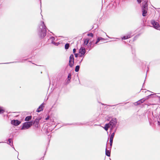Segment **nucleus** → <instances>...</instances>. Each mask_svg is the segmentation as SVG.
I'll list each match as a JSON object with an SVG mask.
<instances>
[{
	"label": "nucleus",
	"mask_w": 160,
	"mask_h": 160,
	"mask_svg": "<svg viewBox=\"0 0 160 160\" xmlns=\"http://www.w3.org/2000/svg\"><path fill=\"white\" fill-rule=\"evenodd\" d=\"M47 28L43 21H41L38 28V35L40 38L42 39L46 36Z\"/></svg>",
	"instance_id": "nucleus-1"
},
{
	"label": "nucleus",
	"mask_w": 160,
	"mask_h": 160,
	"mask_svg": "<svg viewBox=\"0 0 160 160\" xmlns=\"http://www.w3.org/2000/svg\"><path fill=\"white\" fill-rule=\"evenodd\" d=\"M137 1L139 4L141 3L142 1L143 2L142 7V15L143 17L146 16L148 10V0H137Z\"/></svg>",
	"instance_id": "nucleus-2"
},
{
	"label": "nucleus",
	"mask_w": 160,
	"mask_h": 160,
	"mask_svg": "<svg viewBox=\"0 0 160 160\" xmlns=\"http://www.w3.org/2000/svg\"><path fill=\"white\" fill-rule=\"evenodd\" d=\"M33 125V121L26 122L23 123L22 127L21 128L22 130L27 129L30 128Z\"/></svg>",
	"instance_id": "nucleus-3"
},
{
	"label": "nucleus",
	"mask_w": 160,
	"mask_h": 160,
	"mask_svg": "<svg viewBox=\"0 0 160 160\" xmlns=\"http://www.w3.org/2000/svg\"><path fill=\"white\" fill-rule=\"evenodd\" d=\"M151 23L154 28L160 30V26L158 22L152 20L151 21Z\"/></svg>",
	"instance_id": "nucleus-4"
},
{
	"label": "nucleus",
	"mask_w": 160,
	"mask_h": 160,
	"mask_svg": "<svg viewBox=\"0 0 160 160\" xmlns=\"http://www.w3.org/2000/svg\"><path fill=\"white\" fill-rule=\"evenodd\" d=\"M74 63V56L72 54L70 55L69 57V65L70 67L72 68Z\"/></svg>",
	"instance_id": "nucleus-5"
},
{
	"label": "nucleus",
	"mask_w": 160,
	"mask_h": 160,
	"mask_svg": "<svg viewBox=\"0 0 160 160\" xmlns=\"http://www.w3.org/2000/svg\"><path fill=\"white\" fill-rule=\"evenodd\" d=\"M117 122V119L116 118H112L108 123L109 124L110 127V126L116 127Z\"/></svg>",
	"instance_id": "nucleus-6"
},
{
	"label": "nucleus",
	"mask_w": 160,
	"mask_h": 160,
	"mask_svg": "<svg viewBox=\"0 0 160 160\" xmlns=\"http://www.w3.org/2000/svg\"><path fill=\"white\" fill-rule=\"evenodd\" d=\"M41 118V117H38L35 119L33 122V124H34L36 128H38V125Z\"/></svg>",
	"instance_id": "nucleus-7"
},
{
	"label": "nucleus",
	"mask_w": 160,
	"mask_h": 160,
	"mask_svg": "<svg viewBox=\"0 0 160 160\" xmlns=\"http://www.w3.org/2000/svg\"><path fill=\"white\" fill-rule=\"evenodd\" d=\"M11 123L14 126H17L21 123V122L18 120H13L11 121Z\"/></svg>",
	"instance_id": "nucleus-8"
},
{
	"label": "nucleus",
	"mask_w": 160,
	"mask_h": 160,
	"mask_svg": "<svg viewBox=\"0 0 160 160\" xmlns=\"http://www.w3.org/2000/svg\"><path fill=\"white\" fill-rule=\"evenodd\" d=\"M115 135V134L114 133V132H112L110 137V149H111L112 145V143H113V138L114 137Z\"/></svg>",
	"instance_id": "nucleus-9"
},
{
	"label": "nucleus",
	"mask_w": 160,
	"mask_h": 160,
	"mask_svg": "<svg viewBox=\"0 0 160 160\" xmlns=\"http://www.w3.org/2000/svg\"><path fill=\"white\" fill-rule=\"evenodd\" d=\"M132 35L131 32H129L126 35H125L122 38V39L125 40L130 38Z\"/></svg>",
	"instance_id": "nucleus-10"
},
{
	"label": "nucleus",
	"mask_w": 160,
	"mask_h": 160,
	"mask_svg": "<svg viewBox=\"0 0 160 160\" xmlns=\"http://www.w3.org/2000/svg\"><path fill=\"white\" fill-rule=\"evenodd\" d=\"M86 52V51L85 48L82 47H81L79 50V53H82L85 54Z\"/></svg>",
	"instance_id": "nucleus-11"
},
{
	"label": "nucleus",
	"mask_w": 160,
	"mask_h": 160,
	"mask_svg": "<svg viewBox=\"0 0 160 160\" xmlns=\"http://www.w3.org/2000/svg\"><path fill=\"white\" fill-rule=\"evenodd\" d=\"M44 107L43 103L36 110L37 112H39L43 110V108Z\"/></svg>",
	"instance_id": "nucleus-12"
},
{
	"label": "nucleus",
	"mask_w": 160,
	"mask_h": 160,
	"mask_svg": "<svg viewBox=\"0 0 160 160\" xmlns=\"http://www.w3.org/2000/svg\"><path fill=\"white\" fill-rule=\"evenodd\" d=\"M8 142H9L8 144H10L12 147L15 150V149L14 147V146L12 144V138H9L8 140Z\"/></svg>",
	"instance_id": "nucleus-13"
},
{
	"label": "nucleus",
	"mask_w": 160,
	"mask_h": 160,
	"mask_svg": "<svg viewBox=\"0 0 160 160\" xmlns=\"http://www.w3.org/2000/svg\"><path fill=\"white\" fill-rule=\"evenodd\" d=\"M105 154L108 157H110V150H108L107 148H106L105 150Z\"/></svg>",
	"instance_id": "nucleus-14"
},
{
	"label": "nucleus",
	"mask_w": 160,
	"mask_h": 160,
	"mask_svg": "<svg viewBox=\"0 0 160 160\" xmlns=\"http://www.w3.org/2000/svg\"><path fill=\"white\" fill-rule=\"evenodd\" d=\"M157 120V122L156 121V123H157L158 126H160V119L158 117H157L155 118V120L156 121Z\"/></svg>",
	"instance_id": "nucleus-15"
},
{
	"label": "nucleus",
	"mask_w": 160,
	"mask_h": 160,
	"mask_svg": "<svg viewBox=\"0 0 160 160\" xmlns=\"http://www.w3.org/2000/svg\"><path fill=\"white\" fill-rule=\"evenodd\" d=\"M109 124L106 123L105 125V127L104 128L106 131H108V128L110 127Z\"/></svg>",
	"instance_id": "nucleus-16"
},
{
	"label": "nucleus",
	"mask_w": 160,
	"mask_h": 160,
	"mask_svg": "<svg viewBox=\"0 0 160 160\" xmlns=\"http://www.w3.org/2000/svg\"><path fill=\"white\" fill-rule=\"evenodd\" d=\"M84 45H86L89 42V39L88 38L84 39Z\"/></svg>",
	"instance_id": "nucleus-17"
},
{
	"label": "nucleus",
	"mask_w": 160,
	"mask_h": 160,
	"mask_svg": "<svg viewBox=\"0 0 160 160\" xmlns=\"http://www.w3.org/2000/svg\"><path fill=\"white\" fill-rule=\"evenodd\" d=\"M32 117L31 116H29L26 117L25 119V120L27 121H29L32 118Z\"/></svg>",
	"instance_id": "nucleus-18"
},
{
	"label": "nucleus",
	"mask_w": 160,
	"mask_h": 160,
	"mask_svg": "<svg viewBox=\"0 0 160 160\" xmlns=\"http://www.w3.org/2000/svg\"><path fill=\"white\" fill-rule=\"evenodd\" d=\"M55 40V38L53 37H51L49 39V40L51 41L52 43H53L54 42V41Z\"/></svg>",
	"instance_id": "nucleus-19"
},
{
	"label": "nucleus",
	"mask_w": 160,
	"mask_h": 160,
	"mask_svg": "<svg viewBox=\"0 0 160 160\" xmlns=\"http://www.w3.org/2000/svg\"><path fill=\"white\" fill-rule=\"evenodd\" d=\"M70 47V44L68 43H67L65 45V48L66 50L68 49Z\"/></svg>",
	"instance_id": "nucleus-20"
},
{
	"label": "nucleus",
	"mask_w": 160,
	"mask_h": 160,
	"mask_svg": "<svg viewBox=\"0 0 160 160\" xmlns=\"http://www.w3.org/2000/svg\"><path fill=\"white\" fill-rule=\"evenodd\" d=\"M80 68V66L79 65H77L76 66L75 68V71L76 72H78Z\"/></svg>",
	"instance_id": "nucleus-21"
},
{
	"label": "nucleus",
	"mask_w": 160,
	"mask_h": 160,
	"mask_svg": "<svg viewBox=\"0 0 160 160\" xmlns=\"http://www.w3.org/2000/svg\"><path fill=\"white\" fill-rule=\"evenodd\" d=\"M116 127V126H110V127L109 128H110V133H111L113 131V130Z\"/></svg>",
	"instance_id": "nucleus-22"
},
{
	"label": "nucleus",
	"mask_w": 160,
	"mask_h": 160,
	"mask_svg": "<svg viewBox=\"0 0 160 160\" xmlns=\"http://www.w3.org/2000/svg\"><path fill=\"white\" fill-rule=\"evenodd\" d=\"M141 104V103H140V101H139V100L134 103V105L136 106L139 105Z\"/></svg>",
	"instance_id": "nucleus-23"
},
{
	"label": "nucleus",
	"mask_w": 160,
	"mask_h": 160,
	"mask_svg": "<svg viewBox=\"0 0 160 160\" xmlns=\"http://www.w3.org/2000/svg\"><path fill=\"white\" fill-rule=\"evenodd\" d=\"M71 78V74L70 73L68 74V81H70Z\"/></svg>",
	"instance_id": "nucleus-24"
},
{
	"label": "nucleus",
	"mask_w": 160,
	"mask_h": 160,
	"mask_svg": "<svg viewBox=\"0 0 160 160\" xmlns=\"http://www.w3.org/2000/svg\"><path fill=\"white\" fill-rule=\"evenodd\" d=\"M4 112V110L2 109V108L0 107V114L3 113Z\"/></svg>",
	"instance_id": "nucleus-25"
},
{
	"label": "nucleus",
	"mask_w": 160,
	"mask_h": 160,
	"mask_svg": "<svg viewBox=\"0 0 160 160\" xmlns=\"http://www.w3.org/2000/svg\"><path fill=\"white\" fill-rule=\"evenodd\" d=\"M145 99L143 98L140 100L139 101H140L141 103H142L144 102L145 101Z\"/></svg>",
	"instance_id": "nucleus-26"
},
{
	"label": "nucleus",
	"mask_w": 160,
	"mask_h": 160,
	"mask_svg": "<svg viewBox=\"0 0 160 160\" xmlns=\"http://www.w3.org/2000/svg\"><path fill=\"white\" fill-rule=\"evenodd\" d=\"M79 57H82V58H83L85 56V54H82V53H79Z\"/></svg>",
	"instance_id": "nucleus-27"
},
{
	"label": "nucleus",
	"mask_w": 160,
	"mask_h": 160,
	"mask_svg": "<svg viewBox=\"0 0 160 160\" xmlns=\"http://www.w3.org/2000/svg\"><path fill=\"white\" fill-rule=\"evenodd\" d=\"M140 35H136L133 38V41L136 40L139 36Z\"/></svg>",
	"instance_id": "nucleus-28"
},
{
	"label": "nucleus",
	"mask_w": 160,
	"mask_h": 160,
	"mask_svg": "<svg viewBox=\"0 0 160 160\" xmlns=\"http://www.w3.org/2000/svg\"><path fill=\"white\" fill-rule=\"evenodd\" d=\"M88 36H89L91 37H92L93 36V35L92 33H88Z\"/></svg>",
	"instance_id": "nucleus-29"
},
{
	"label": "nucleus",
	"mask_w": 160,
	"mask_h": 160,
	"mask_svg": "<svg viewBox=\"0 0 160 160\" xmlns=\"http://www.w3.org/2000/svg\"><path fill=\"white\" fill-rule=\"evenodd\" d=\"M52 44L57 46H58L59 44V43L58 42H54Z\"/></svg>",
	"instance_id": "nucleus-30"
},
{
	"label": "nucleus",
	"mask_w": 160,
	"mask_h": 160,
	"mask_svg": "<svg viewBox=\"0 0 160 160\" xmlns=\"http://www.w3.org/2000/svg\"><path fill=\"white\" fill-rule=\"evenodd\" d=\"M97 39H99V41H100V40H105V39L102 37H98Z\"/></svg>",
	"instance_id": "nucleus-31"
},
{
	"label": "nucleus",
	"mask_w": 160,
	"mask_h": 160,
	"mask_svg": "<svg viewBox=\"0 0 160 160\" xmlns=\"http://www.w3.org/2000/svg\"><path fill=\"white\" fill-rule=\"evenodd\" d=\"M74 54L75 55V57L76 58H77L78 57V56L79 55L78 54V53H74Z\"/></svg>",
	"instance_id": "nucleus-32"
},
{
	"label": "nucleus",
	"mask_w": 160,
	"mask_h": 160,
	"mask_svg": "<svg viewBox=\"0 0 160 160\" xmlns=\"http://www.w3.org/2000/svg\"><path fill=\"white\" fill-rule=\"evenodd\" d=\"M76 51V50L75 48H74L73 49V52L74 54L75 53Z\"/></svg>",
	"instance_id": "nucleus-33"
},
{
	"label": "nucleus",
	"mask_w": 160,
	"mask_h": 160,
	"mask_svg": "<svg viewBox=\"0 0 160 160\" xmlns=\"http://www.w3.org/2000/svg\"><path fill=\"white\" fill-rule=\"evenodd\" d=\"M83 58H82L81 59V60H80V61H79V63L78 64H79V65H80L81 64V63L82 62V61L83 60Z\"/></svg>",
	"instance_id": "nucleus-34"
},
{
	"label": "nucleus",
	"mask_w": 160,
	"mask_h": 160,
	"mask_svg": "<svg viewBox=\"0 0 160 160\" xmlns=\"http://www.w3.org/2000/svg\"><path fill=\"white\" fill-rule=\"evenodd\" d=\"M117 127H116L113 132H114V133L115 134V132H116V131H117Z\"/></svg>",
	"instance_id": "nucleus-35"
},
{
	"label": "nucleus",
	"mask_w": 160,
	"mask_h": 160,
	"mask_svg": "<svg viewBox=\"0 0 160 160\" xmlns=\"http://www.w3.org/2000/svg\"><path fill=\"white\" fill-rule=\"evenodd\" d=\"M99 41V39H97V40L96 42H95V44H97Z\"/></svg>",
	"instance_id": "nucleus-36"
},
{
	"label": "nucleus",
	"mask_w": 160,
	"mask_h": 160,
	"mask_svg": "<svg viewBox=\"0 0 160 160\" xmlns=\"http://www.w3.org/2000/svg\"><path fill=\"white\" fill-rule=\"evenodd\" d=\"M15 62H8V63H2V64H8V63H14Z\"/></svg>",
	"instance_id": "nucleus-37"
},
{
	"label": "nucleus",
	"mask_w": 160,
	"mask_h": 160,
	"mask_svg": "<svg viewBox=\"0 0 160 160\" xmlns=\"http://www.w3.org/2000/svg\"><path fill=\"white\" fill-rule=\"evenodd\" d=\"M49 116H48V117L46 118L45 119L46 120H48L49 119Z\"/></svg>",
	"instance_id": "nucleus-38"
},
{
	"label": "nucleus",
	"mask_w": 160,
	"mask_h": 160,
	"mask_svg": "<svg viewBox=\"0 0 160 160\" xmlns=\"http://www.w3.org/2000/svg\"><path fill=\"white\" fill-rule=\"evenodd\" d=\"M157 97L159 98V100L160 102V96H157Z\"/></svg>",
	"instance_id": "nucleus-39"
},
{
	"label": "nucleus",
	"mask_w": 160,
	"mask_h": 160,
	"mask_svg": "<svg viewBox=\"0 0 160 160\" xmlns=\"http://www.w3.org/2000/svg\"><path fill=\"white\" fill-rule=\"evenodd\" d=\"M92 42H90L89 43V44L90 45H92Z\"/></svg>",
	"instance_id": "nucleus-40"
},
{
	"label": "nucleus",
	"mask_w": 160,
	"mask_h": 160,
	"mask_svg": "<svg viewBox=\"0 0 160 160\" xmlns=\"http://www.w3.org/2000/svg\"><path fill=\"white\" fill-rule=\"evenodd\" d=\"M72 124H66L67 125H72Z\"/></svg>",
	"instance_id": "nucleus-41"
},
{
	"label": "nucleus",
	"mask_w": 160,
	"mask_h": 160,
	"mask_svg": "<svg viewBox=\"0 0 160 160\" xmlns=\"http://www.w3.org/2000/svg\"><path fill=\"white\" fill-rule=\"evenodd\" d=\"M3 142H0V143H3Z\"/></svg>",
	"instance_id": "nucleus-42"
},
{
	"label": "nucleus",
	"mask_w": 160,
	"mask_h": 160,
	"mask_svg": "<svg viewBox=\"0 0 160 160\" xmlns=\"http://www.w3.org/2000/svg\"><path fill=\"white\" fill-rule=\"evenodd\" d=\"M107 35V36L108 37H109L107 35Z\"/></svg>",
	"instance_id": "nucleus-43"
},
{
	"label": "nucleus",
	"mask_w": 160,
	"mask_h": 160,
	"mask_svg": "<svg viewBox=\"0 0 160 160\" xmlns=\"http://www.w3.org/2000/svg\"><path fill=\"white\" fill-rule=\"evenodd\" d=\"M152 95V94H151L150 95V96H151Z\"/></svg>",
	"instance_id": "nucleus-44"
}]
</instances>
